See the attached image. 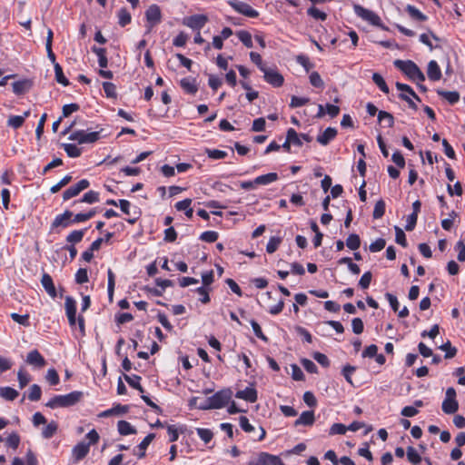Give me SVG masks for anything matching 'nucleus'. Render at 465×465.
I'll use <instances>...</instances> for the list:
<instances>
[{"label":"nucleus","mask_w":465,"mask_h":465,"mask_svg":"<svg viewBox=\"0 0 465 465\" xmlns=\"http://www.w3.org/2000/svg\"><path fill=\"white\" fill-rule=\"evenodd\" d=\"M394 65L401 70L410 80L415 82L420 88L426 91V88L420 85L424 82L425 75L419 68V66L411 60H395Z\"/></svg>","instance_id":"nucleus-1"},{"label":"nucleus","mask_w":465,"mask_h":465,"mask_svg":"<svg viewBox=\"0 0 465 465\" xmlns=\"http://www.w3.org/2000/svg\"><path fill=\"white\" fill-rule=\"evenodd\" d=\"M81 391H72L65 395H55L50 399L45 406L51 409L65 408L74 405L82 397Z\"/></svg>","instance_id":"nucleus-2"},{"label":"nucleus","mask_w":465,"mask_h":465,"mask_svg":"<svg viewBox=\"0 0 465 465\" xmlns=\"http://www.w3.org/2000/svg\"><path fill=\"white\" fill-rule=\"evenodd\" d=\"M232 395V391L230 389H223L213 395L209 397L204 405L201 407L202 410L209 409H222L229 403Z\"/></svg>","instance_id":"nucleus-3"},{"label":"nucleus","mask_w":465,"mask_h":465,"mask_svg":"<svg viewBox=\"0 0 465 465\" xmlns=\"http://www.w3.org/2000/svg\"><path fill=\"white\" fill-rule=\"evenodd\" d=\"M71 141H76L78 143H94L100 139V132L87 133L84 130H77L73 132L69 137Z\"/></svg>","instance_id":"nucleus-4"},{"label":"nucleus","mask_w":465,"mask_h":465,"mask_svg":"<svg viewBox=\"0 0 465 465\" xmlns=\"http://www.w3.org/2000/svg\"><path fill=\"white\" fill-rule=\"evenodd\" d=\"M396 87L401 92L400 97L402 100L406 101L411 109L417 110V105H416L415 102L413 101V99H415L417 101H420V99L415 94L413 89L410 85H408L406 84H401L399 82L396 83Z\"/></svg>","instance_id":"nucleus-5"},{"label":"nucleus","mask_w":465,"mask_h":465,"mask_svg":"<svg viewBox=\"0 0 465 465\" xmlns=\"http://www.w3.org/2000/svg\"><path fill=\"white\" fill-rule=\"evenodd\" d=\"M353 11L358 17L370 23L372 25H381L380 16L373 11L367 9L360 5H354Z\"/></svg>","instance_id":"nucleus-6"},{"label":"nucleus","mask_w":465,"mask_h":465,"mask_svg":"<svg viewBox=\"0 0 465 465\" xmlns=\"http://www.w3.org/2000/svg\"><path fill=\"white\" fill-rule=\"evenodd\" d=\"M229 5L239 14L243 15L247 17L255 18L259 15L258 11L253 9L249 4L238 1L232 0L229 2Z\"/></svg>","instance_id":"nucleus-7"},{"label":"nucleus","mask_w":465,"mask_h":465,"mask_svg":"<svg viewBox=\"0 0 465 465\" xmlns=\"http://www.w3.org/2000/svg\"><path fill=\"white\" fill-rule=\"evenodd\" d=\"M263 73L264 80L273 87H280L283 84V76L275 68L266 67Z\"/></svg>","instance_id":"nucleus-8"},{"label":"nucleus","mask_w":465,"mask_h":465,"mask_svg":"<svg viewBox=\"0 0 465 465\" xmlns=\"http://www.w3.org/2000/svg\"><path fill=\"white\" fill-rule=\"evenodd\" d=\"M208 18L205 15H193L184 17L183 25L195 31H200L207 23Z\"/></svg>","instance_id":"nucleus-9"},{"label":"nucleus","mask_w":465,"mask_h":465,"mask_svg":"<svg viewBox=\"0 0 465 465\" xmlns=\"http://www.w3.org/2000/svg\"><path fill=\"white\" fill-rule=\"evenodd\" d=\"M90 185V183L86 179L80 180L77 183L70 186L68 189H66L63 193V199L64 201H68L69 199L78 195L82 191L88 188Z\"/></svg>","instance_id":"nucleus-10"},{"label":"nucleus","mask_w":465,"mask_h":465,"mask_svg":"<svg viewBox=\"0 0 465 465\" xmlns=\"http://www.w3.org/2000/svg\"><path fill=\"white\" fill-rule=\"evenodd\" d=\"M145 17L147 23L149 24V30H151L162 20V13L160 7L155 4L151 5L145 12Z\"/></svg>","instance_id":"nucleus-11"},{"label":"nucleus","mask_w":465,"mask_h":465,"mask_svg":"<svg viewBox=\"0 0 465 465\" xmlns=\"http://www.w3.org/2000/svg\"><path fill=\"white\" fill-rule=\"evenodd\" d=\"M74 213L71 211H64L63 213L58 214L55 216L54 221L51 224V229H56V228H66L73 224L72 223V217Z\"/></svg>","instance_id":"nucleus-12"},{"label":"nucleus","mask_w":465,"mask_h":465,"mask_svg":"<svg viewBox=\"0 0 465 465\" xmlns=\"http://www.w3.org/2000/svg\"><path fill=\"white\" fill-rule=\"evenodd\" d=\"M26 362L35 368H42L45 365V358L37 350H33L26 356Z\"/></svg>","instance_id":"nucleus-13"},{"label":"nucleus","mask_w":465,"mask_h":465,"mask_svg":"<svg viewBox=\"0 0 465 465\" xmlns=\"http://www.w3.org/2000/svg\"><path fill=\"white\" fill-rule=\"evenodd\" d=\"M155 438V434L149 433L146 435L143 440L140 442V444L134 450V454L137 456L138 459H142L145 456L146 449Z\"/></svg>","instance_id":"nucleus-14"},{"label":"nucleus","mask_w":465,"mask_h":465,"mask_svg":"<svg viewBox=\"0 0 465 465\" xmlns=\"http://www.w3.org/2000/svg\"><path fill=\"white\" fill-rule=\"evenodd\" d=\"M237 399L244 400L248 402L253 403L257 401V391L252 387H246L244 390L238 391L235 393Z\"/></svg>","instance_id":"nucleus-15"},{"label":"nucleus","mask_w":465,"mask_h":465,"mask_svg":"<svg viewBox=\"0 0 465 465\" xmlns=\"http://www.w3.org/2000/svg\"><path fill=\"white\" fill-rule=\"evenodd\" d=\"M337 135V130L332 127H327L317 136V142L322 145H327Z\"/></svg>","instance_id":"nucleus-16"},{"label":"nucleus","mask_w":465,"mask_h":465,"mask_svg":"<svg viewBox=\"0 0 465 465\" xmlns=\"http://www.w3.org/2000/svg\"><path fill=\"white\" fill-rule=\"evenodd\" d=\"M89 450H90L89 444L83 442V441L77 443L72 450L74 459L76 461L81 460L88 454Z\"/></svg>","instance_id":"nucleus-17"},{"label":"nucleus","mask_w":465,"mask_h":465,"mask_svg":"<svg viewBox=\"0 0 465 465\" xmlns=\"http://www.w3.org/2000/svg\"><path fill=\"white\" fill-rule=\"evenodd\" d=\"M314 421V412L312 411H306L301 413L300 417L295 420L294 426H312Z\"/></svg>","instance_id":"nucleus-18"},{"label":"nucleus","mask_w":465,"mask_h":465,"mask_svg":"<svg viewBox=\"0 0 465 465\" xmlns=\"http://www.w3.org/2000/svg\"><path fill=\"white\" fill-rule=\"evenodd\" d=\"M41 283L50 297H52V298L56 297V295H57L56 290H55L53 279L49 274H47V273L43 274L42 279H41Z\"/></svg>","instance_id":"nucleus-19"},{"label":"nucleus","mask_w":465,"mask_h":465,"mask_svg":"<svg viewBox=\"0 0 465 465\" xmlns=\"http://www.w3.org/2000/svg\"><path fill=\"white\" fill-rule=\"evenodd\" d=\"M182 88L190 94H194L198 91V84L195 78L186 77L180 82Z\"/></svg>","instance_id":"nucleus-20"},{"label":"nucleus","mask_w":465,"mask_h":465,"mask_svg":"<svg viewBox=\"0 0 465 465\" xmlns=\"http://www.w3.org/2000/svg\"><path fill=\"white\" fill-rule=\"evenodd\" d=\"M427 74L431 81H439L441 78V70L436 61L429 62Z\"/></svg>","instance_id":"nucleus-21"},{"label":"nucleus","mask_w":465,"mask_h":465,"mask_svg":"<svg viewBox=\"0 0 465 465\" xmlns=\"http://www.w3.org/2000/svg\"><path fill=\"white\" fill-rule=\"evenodd\" d=\"M192 199L186 198L184 200L179 201L175 203V209L177 211H183L184 214L187 218L192 219L193 214V209L191 207Z\"/></svg>","instance_id":"nucleus-22"},{"label":"nucleus","mask_w":465,"mask_h":465,"mask_svg":"<svg viewBox=\"0 0 465 465\" xmlns=\"http://www.w3.org/2000/svg\"><path fill=\"white\" fill-rule=\"evenodd\" d=\"M432 39L435 40L436 42L440 41V38L436 35H434L431 31H429L428 33L421 34L420 35V42H421L422 44L427 45L430 50L440 47L439 45H434L432 44V41H431Z\"/></svg>","instance_id":"nucleus-23"},{"label":"nucleus","mask_w":465,"mask_h":465,"mask_svg":"<svg viewBox=\"0 0 465 465\" xmlns=\"http://www.w3.org/2000/svg\"><path fill=\"white\" fill-rule=\"evenodd\" d=\"M437 94L450 104H455L460 101V94L457 91L437 90Z\"/></svg>","instance_id":"nucleus-24"},{"label":"nucleus","mask_w":465,"mask_h":465,"mask_svg":"<svg viewBox=\"0 0 465 465\" xmlns=\"http://www.w3.org/2000/svg\"><path fill=\"white\" fill-rule=\"evenodd\" d=\"M118 432L123 436H127L136 433L135 428L126 420H119L117 422Z\"/></svg>","instance_id":"nucleus-25"},{"label":"nucleus","mask_w":465,"mask_h":465,"mask_svg":"<svg viewBox=\"0 0 465 465\" xmlns=\"http://www.w3.org/2000/svg\"><path fill=\"white\" fill-rule=\"evenodd\" d=\"M99 201H100L99 193L95 192V191H89V192L85 193L80 200L74 201V205H75L79 203H86L92 204V203H98Z\"/></svg>","instance_id":"nucleus-26"},{"label":"nucleus","mask_w":465,"mask_h":465,"mask_svg":"<svg viewBox=\"0 0 465 465\" xmlns=\"http://www.w3.org/2000/svg\"><path fill=\"white\" fill-rule=\"evenodd\" d=\"M278 178L279 177H278V174L276 173H266V174H262V175L257 176L254 179V183L256 184L267 185V184H270V183L277 181Z\"/></svg>","instance_id":"nucleus-27"},{"label":"nucleus","mask_w":465,"mask_h":465,"mask_svg":"<svg viewBox=\"0 0 465 465\" xmlns=\"http://www.w3.org/2000/svg\"><path fill=\"white\" fill-rule=\"evenodd\" d=\"M18 391L9 386L0 387V397L6 401H14L18 396Z\"/></svg>","instance_id":"nucleus-28"},{"label":"nucleus","mask_w":465,"mask_h":465,"mask_svg":"<svg viewBox=\"0 0 465 465\" xmlns=\"http://www.w3.org/2000/svg\"><path fill=\"white\" fill-rule=\"evenodd\" d=\"M95 213H96V210L95 209H92V210H90L87 213H77L74 216L73 215L72 223L74 224V223H80L88 221L89 219L94 217L95 215Z\"/></svg>","instance_id":"nucleus-29"},{"label":"nucleus","mask_w":465,"mask_h":465,"mask_svg":"<svg viewBox=\"0 0 465 465\" xmlns=\"http://www.w3.org/2000/svg\"><path fill=\"white\" fill-rule=\"evenodd\" d=\"M441 408L446 414L455 413L459 408L458 401L456 400H444Z\"/></svg>","instance_id":"nucleus-30"},{"label":"nucleus","mask_w":465,"mask_h":465,"mask_svg":"<svg viewBox=\"0 0 465 465\" xmlns=\"http://www.w3.org/2000/svg\"><path fill=\"white\" fill-rule=\"evenodd\" d=\"M63 148L69 157L76 158L82 153V149L74 143H64Z\"/></svg>","instance_id":"nucleus-31"},{"label":"nucleus","mask_w":465,"mask_h":465,"mask_svg":"<svg viewBox=\"0 0 465 465\" xmlns=\"http://www.w3.org/2000/svg\"><path fill=\"white\" fill-rule=\"evenodd\" d=\"M371 79H372L373 83L379 87V89L382 93L389 94L390 89H389L385 80L380 74L374 73L371 76Z\"/></svg>","instance_id":"nucleus-32"},{"label":"nucleus","mask_w":465,"mask_h":465,"mask_svg":"<svg viewBox=\"0 0 465 465\" xmlns=\"http://www.w3.org/2000/svg\"><path fill=\"white\" fill-rule=\"evenodd\" d=\"M124 379L127 383L134 389L138 390L140 392H143V388L141 386V377L135 374L124 375Z\"/></svg>","instance_id":"nucleus-33"},{"label":"nucleus","mask_w":465,"mask_h":465,"mask_svg":"<svg viewBox=\"0 0 465 465\" xmlns=\"http://www.w3.org/2000/svg\"><path fill=\"white\" fill-rule=\"evenodd\" d=\"M84 235V230H74L71 232L67 237L66 241L67 242L71 243V245H74L77 242H80Z\"/></svg>","instance_id":"nucleus-34"},{"label":"nucleus","mask_w":465,"mask_h":465,"mask_svg":"<svg viewBox=\"0 0 465 465\" xmlns=\"http://www.w3.org/2000/svg\"><path fill=\"white\" fill-rule=\"evenodd\" d=\"M54 69L55 80L57 81V83L61 84L64 86H67L69 84V81L64 76L62 66L59 64H55Z\"/></svg>","instance_id":"nucleus-35"},{"label":"nucleus","mask_w":465,"mask_h":465,"mask_svg":"<svg viewBox=\"0 0 465 465\" xmlns=\"http://www.w3.org/2000/svg\"><path fill=\"white\" fill-rule=\"evenodd\" d=\"M239 40L248 48L252 47V35L245 30H241L236 33Z\"/></svg>","instance_id":"nucleus-36"},{"label":"nucleus","mask_w":465,"mask_h":465,"mask_svg":"<svg viewBox=\"0 0 465 465\" xmlns=\"http://www.w3.org/2000/svg\"><path fill=\"white\" fill-rule=\"evenodd\" d=\"M196 433L199 438L206 444L209 443L213 438V433L210 429L198 428L196 429Z\"/></svg>","instance_id":"nucleus-37"},{"label":"nucleus","mask_w":465,"mask_h":465,"mask_svg":"<svg viewBox=\"0 0 465 465\" xmlns=\"http://www.w3.org/2000/svg\"><path fill=\"white\" fill-rule=\"evenodd\" d=\"M346 245L349 249L356 251L360 248L361 240L358 234L351 233L346 240Z\"/></svg>","instance_id":"nucleus-38"},{"label":"nucleus","mask_w":465,"mask_h":465,"mask_svg":"<svg viewBox=\"0 0 465 465\" xmlns=\"http://www.w3.org/2000/svg\"><path fill=\"white\" fill-rule=\"evenodd\" d=\"M406 454L408 460L414 465H418L421 461L420 455L413 447H408Z\"/></svg>","instance_id":"nucleus-39"},{"label":"nucleus","mask_w":465,"mask_h":465,"mask_svg":"<svg viewBox=\"0 0 465 465\" xmlns=\"http://www.w3.org/2000/svg\"><path fill=\"white\" fill-rule=\"evenodd\" d=\"M65 313L68 315H76V302L74 298L67 296L64 302Z\"/></svg>","instance_id":"nucleus-40"},{"label":"nucleus","mask_w":465,"mask_h":465,"mask_svg":"<svg viewBox=\"0 0 465 465\" xmlns=\"http://www.w3.org/2000/svg\"><path fill=\"white\" fill-rule=\"evenodd\" d=\"M307 14L315 20L325 21L327 18L326 13L314 6L308 8Z\"/></svg>","instance_id":"nucleus-41"},{"label":"nucleus","mask_w":465,"mask_h":465,"mask_svg":"<svg viewBox=\"0 0 465 465\" xmlns=\"http://www.w3.org/2000/svg\"><path fill=\"white\" fill-rule=\"evenodd\" d=\"M5 444L7 447L16 450L20 444V436L16 432H12L5 439Z\"/></svg>","instance_id":"nucleus-42"},{"label":"nucleus","mask_w":465,"mask_h":465,"mask_svg":"<svg viewBox=\"0 0 465 465\" xmlns=\"http://www.w3.org/2000/svg\"><path fill=\"white\" fill-rule=\"evenodd\" d=\"M406 10L408 14L416 20L425 21L427 19V16L413 5H408L406 6Z\"/></svg>","instance_id":"nucleus-43"},{"label":"nucleus","mask_w":465,"mask_h":465,"mask_svg":"<svg viewBox=\"0 0 465 465\" xmlns=\"http://www.w3.org/2000/svg\"><path fill=\"white\" fill-rule=\"evenodd\" d=\"M286 136L288 137V142H291V143L295 144L297 146L302 145L300 134H298L293 128L288 129Z\"/></svg>","instance_id":"nucleus-44"},{"label":"nucleus","mask_w":465,"mask_h":465,"mask_svg":"<svg viewBox=\"0 0 465 465\" xmlns=\"http://www.w3.org/2000/svg\"><path fill=\"white\" fill-rule=\"evenodd\" d=\"M57 424L56 422L54 421H51L50 423H48L44 429H43V431H42V435L45 439H50L54 436V434L56 432L57 430Z\"/></svg>","instance_id":"nucleus-45"},{"label":"nucleus","mask_w":465,"mask_h":465,"mask_svg":"<svg viewBox=\"0 0 465 465\" xmlns=\"http://www.w3.org/2000/svg\"><path fill=\"white\" fill-rule=\"evenodd\" d=\"M42 391L39 385L33 384L28 392V399L32 401H37L41 399Z\"/></svg>","instance_id":"nucleus-46"},{"label":"nucleus","mask_w":465,"mask_h":465,"mask_svg":"<svg viewBox=\"0 0 465 465\" xmlns=\"http://www.w3.org/2000/svg\"><path fill=\"white\" fill-rule=\"evenodd\" d=\"M205 153L210 159L213 160L223 159L227 156V153L225 151L219 149H206Z\"/></svg>","instance_id":"nucleus-47"},{"label":"nucleus","mask_w":465,"mask_h":465,"mask_svg":"<svg viewBox=\"0 0 465 465\" xmlns=\"http://www.w3.org/2000/svg\"><path fill=\"white\" fill-rule=\"evenodd\" d=\"M131 15L125 8H122L118 12V23L122 26H125L131 22Z\"/></svg>","instance_id":"nucleus-48"},{"label":"nucleus","mask_w":465,"mask_h":465,"mask_svg":"<svg viewBox=\"0 0 465 465\" xmlns=\"http://www.w3.org/2000/svg\"><path fill=\"white\" fill-rule=\"evenodd\" d=\"M103 89L105 93V95L108 97V98H115L117 94H116V86L114 84L111 83V82H104L103 83Z\"/></svg>","instance_id":"nucleus-49"},{"label":"nucleus","mask_w":465,"mask_h":465,"mask_svg":"<svg viewBox=\"0 0 465 465\" xmlns=\"http://www.w3.org/2000/svg\"><path fill=\"white\" fill-rule=\"evenodd\" d=\"M385 213V203L382 200L378 201L373 209L372 216L374 219H380Z\"/></svg>","instance_id":"nucleus-50"},{"label":"nucleus","mask_w":465,"mask_h":465,"mask_svg":"<svg viewBox=\"0 0 465 465\" xmlns=\"http://www.w3.org/2000/svg\"><path fill=\"white\" fill-rule=\"evenodd\" d=\"M25 122V117L20 115H12L9 117L7 121L8 126L13 127L14 129L20 128Z\"/></svg>","instance_id":"nucleus-51"},{"label":"nucleus","mask_w":465,"mask_h":465,"mask_svg":"<svg viewBox=\"0 0 465 465\" xmlns=\"http://www.w3.org/2000/svg\"><path fill=\"white\" fill-rule=\"evenodd\" d=\"M280 243H281V238L276 237V236L271 237L266 245L267 252L273 253L278 249Z\"/></svg>","instance_id":"nucleus-52"},{"label":"nucleus","mask_w":465,"mask_h":465,"mask_svg":"<svg viewBox=\"0 0 465 465\" xmlns=\"http://www.w3.org/2000/svg\"><path fill=\"white\" fill-rule=\"evenodd\" d=\"M218 237L219 234L217 232L206 231L200 235V240L206 242H214L218 239Z\"/></svg>","instance_id":"nucleus-53"},{"label":"nucleus","mask_w":465,"mask_h":465,"mask_svg":"<svg viewBox=\"0 0 465 465\" xmlns=\"http://www.w3.org/2000/svg\"><path fill=\"white\" fill-rule=\"evenodd\" d=\"M11 318L14 322L23 325V326H29V315L28 314H18L16 312L11 313Z\"/></svg>","instance_id":"nucleus-54"},{"label":"nucleus","mask_w":465,"mask_h":465,"mask_svg":"<svg viewBox=\"0 0 465 465\" xmlns=\"http://www.w3.org/2000/svg\"><path fill=\"white\" fill-rule=\"evenodd\" d=\"M250 323H251V326L252 328V331H253L255 336L263 341H267L268 338L263 334L259 323L254 320H251Z\"/></svg>","instance_id":"nucleus-55"},{"label":"nucleus","mask_w":465,"mask_h":465,"mask_svg":"<svg viewBox=\"0 0 465 465\" xmlns=\"http://www.w3.org/2000/svg\"><path fill=\"white\" fill-rule=\"evenodd\" d=\"M45 379L51 385H57L60 381L57 371L53 368L47 371Z\"/></svg>","instance_id":"nucleus-56"},{"label":"nucleus","mask_w":465,"mask_h":465,"mask_svg":"<svg viewBox=\"0 0 465 465\" xmlns=\"http://www.w3.org/2000/svg\"><path fill=\"white\" fill-rule=\"evenodd\" d=\"M309 78H310V83L312 86L317 87V88H323L324 83H323L319 73L312 72L310 74Z\"/></svg>","instance_id":"nucleus-57"},{"label":"nucleus","mask_w":465,"mask_h":465,"mask_svg":"<svg viewBox=\"0 0 465 465\" xmlns=\"http://www.w3.org/2000/svg\"><path fill=\"white\" fill-rule=\"evenodd\" d=\"M347 431V427L342 423H334L330 428V435H343Z\"/></svg>","instance_id":"nucleus-58"},{"label":"nucleus","mask_w":465,"mask_h":465,"mask_svg":"<svg viewBox=\"0 0 465 465\" xmlns=\"http://www.w3.org/2000/svg\"><path fill=\"white\" fill-rule=\"evenodd\" d=\"M17 380H18V382H19V387L21 389H23L31 381V376L27 372H25L23 370H20L17 372Z\"/></svg>","instance_id":"nucleus-59"},{"label":"nucleus","mask_w":465,"mask_h":465,"mask_svg":"<svg viewBox=\"0 0 465 465\" xmlns=\"http://www.w3.org/2000/svg\"><path fill=\"white\" fill-rule=\"evenodd\" d=\"M251 61L257 65L260 71H264L267 66L263 64L262 56L256 52L250 53Z\"/></svg>","instance_id":"nucleus-60"},{"label":"nucleus","mask_w":465,"mask_h":465,"mask_svg":"<svg viewBox=\"0 0 465 465\" xmlns=\"http://www.w3.org/2000/svg\"><path fill=\"white\" fill-rule=\"evenodd\" d=\"M310 99L307 97L292 96L290 106L292 108L301 107L309 103Z\"/></svg>","instance_id":"nucleus-61"},{"label":"nucleus","mask_w":465,"mask_h":465,"mask_svg":"<svg viewBox=\"0 0 465 465\" xmlns=\"http://www.w3.org/2000/svg\"><path fill=\"white\" fill-rule=\"evenodd\" d=\"M378 120L380 122H386L389 127H391L394 124L393 116L385 111H380L378 113Z\"/></svg>","instance_id":"nucleus-62"},{"label":"nucleus","mask_w":465,"mask_h":465,"mask_svg":"<svg viewBox=\"0 0 465 465\" xmlns=\"http://www.w3.org/2000/svg\"><path fill=\"white\" fill-rule=\"evenodd\" d=\"M385 245H386L385 240L382 238H379L370 244L369 249L371 252H377L381 251L385 247Z\"/></svg>","instance_id":"nucleus-63"},{"label":"nucleus","mask_w":465,"mask_h":465,"mask_svg":"<svg viewBox=\"0 0 465 465\" xmlns=\"http://www.w3.org/2000/svg\"><path fill=\"white\" fill-rule=\"evenodd\" d=\"M455 250L458 252V260L460 262L465 261V242L461 240H460L456 245Z\"/></svg>","instance_id":"nucleus-64"}]
</instances>
